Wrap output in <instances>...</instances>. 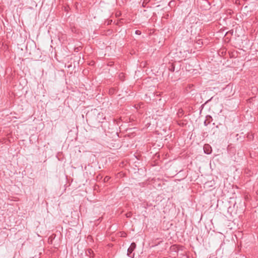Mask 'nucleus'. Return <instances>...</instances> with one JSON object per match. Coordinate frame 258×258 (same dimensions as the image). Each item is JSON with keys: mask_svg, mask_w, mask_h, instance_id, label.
Masks as SVG:
<instances>
[{"mask_svg": "<svg viewBox=\"0 0 258 258\" xmlns=\"http://www.w3.org/2000/svg\"><path fill=\"white\" fill-rule=\"evenodd\" d=\"M128 217H130V214H128Z\"/></svg>", "mask_w": 258, "mask_h": 258, "instance_id": "nucleus-12", "label": "nucleus"}, {"mask_svg": "<svg viewBox=\"0 0 258 258\" xmlns=\"http://www.w3.org/2000/svg\"><path fill=\"white\" fill-rule=\"evenodd\" d=\"M204 145L207 146V145H209L208 144H205Z\"/></svg>", "mask_w": 258, "mask_h": 258, "instance_id": "nucleus-11", "label": "nucleus"}, {"mask_svg": "<svg viewBox=\"0 0 258 258\" xmlns=\"http://www.w3.org/2000/svg\"><path fill=\"white\" fill-rule=\"evenodd\" d=\"M93 251L90 248L87 249L86 251V255L90 257L92 256V254H93Z\"/></svg>", "mask_w": 258, "mask_h": 258, "instance_id": "nucleus-3", "label": "nucleus"}, {"mask_svg": "<svg viewBox=\"0 0 258 258\" xmlns=\"http://www.w3.org/2000/svg\"><path fill=\"white\" fill-rule=\"evenodd\" d=\"M209 123V122H207V120H206L204 121V124H205V125H206V126H207Z\"/></svg>", "mask_w": 258, "mask_h": 258, "instance_id": "nucleus-9", "label": "nucleus"}, {"mask_svg": "<svg viewBox=\"0 0 258 258\" xmlns=\"http://www.w3.org/2000/svg\"><path fill=\"white\" fill-rule=\"evenodd\" d=\"M168 69L170 71L173 72L175 71V66L173 63H170Z\"/></svg>", "mask_w": 258, "mask_h": 258, "instance_id": "nucleus-4", "label": "nucleus"}, {"mask_svg": "<svg viewBox=\"0 0 258 258\" xmlns=\"http://www.w3.org/2000/svg\"><path fill=\"white\" fill-rule=\"evenodd\" d=\"M135 33L137 35H141V31L138 30H136L135 31Z\"/></svg>", "mask_w": 258, "mask_h": 258, "instance_id": "nucleus-8", "label": "nucleus"}, {"mask_svg": "<svg viewBox=\"0 0 258 258\" xmlns=\"http://www.w3.org/2000/svg\"><path fill=\"white\" fill-rule=\"evenodd\" d=\"M110 177L108 176H106L104 178V181L105 182H107L109 181V180L110 179Z\"/></svg>", "mask_w": 258, "mask_h": 258, "instance_id": "nucleus-7", "label": "nucleus"}, {"mask_svg": "<svg viewBox=\"0 0 258 258\" xmlns=\"http://www.w3.org/2000/svg\"><path fill=\"white\" fill-rule=\"evenodd\" d=\"M136 247V244L135 242H132L130 246L127 249V255L131 256V254Z\"/></svg>", "mask_w": 258, "mask_h": 258, "instance_id": "nucleus-1", "label": "nucleus"}, {"mask_svg": "<svg viewBox=\"0 0 258 258\" xmlns=\"http://www.w3.org/2000/svg\"><path fill=\"white\" fill-rule=\"evenodd\" d=\"M128 217H130V214H128Z\"/></svg>", "mask_w": 258, "mask_h": 258, "instance_id": "nucleus-13", "label": "nucleus"}, {"mask_svg": "<svg viewBox=\"0 0 258 258\" xmlns=\"http://www.w3.org/2000/svg\"><path fill=\"white\" fill-rule=\"evenodd\" d=\"M182 110H181V112L180 111V110H179V113H182Z\"/></svg>", "mask_w": 258, "mask_h": 258, "instance_id": "nucleus-10", "label": "nucleus"}, {"mask_svg": "<svg viewBox=\"0 0 258 258\" xmlns=\"http://www.w3.org/2000/svg\"><path fill=\"white\" fill-rule=\"evenodd\" d=\"M150 1V0H144L142 4L143 7H145Z\"/></svg>", "mask_w": 258, "mask_h": 258, "instance_id": "nucleus-6", "label": "nucleus"}, {"mask_svg": "<svg viewBox=\"0 0 258 258\" xmlns=\"http://www.w3.org/2000/svg\"><path fill=\"white\" fill-rule=\"evenodd\" d=\"M202 2L204 5L206 6L207 9H209L210 8V3L207 0H202Z\"/></svg>", "mask_w": 258, "mask_h": 258, "instance_id": "nucleus-5", "label": "nucleus"}, {"mask_svg": "<svg viewBox=\"0 0 258 258\" xmlns=\"http://www.w3.org/2000/svg\"><path fill=\"white\" fill-rule=\"evenodd\" d=\"M203 150L205 153L207 154H211L212 151L211 146H203Z\"/></svg>", "mask_w": 258, "mask_h": 258, "instance_id": "nucleus-2", "label": "nucleus"}]
</instances>
